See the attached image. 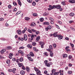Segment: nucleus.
Here are the masks:
<instances>
[{"instance_id":"nucleus-11","label":"nucleus","mask_w":75,"mask_h":75,"mask_svg":"<svg viewBox=\"0 0 75 75\" xmlns=\"http://www.w3.org/2000/svg\"><path fill=\"white\" fill-rule=\"evenodd\" d=\"M53 35L54 37H58V33L57 32H55L53 34Z\"/></svg>"},{"instance_id":"nucleus-57","label":"nucleus","mask_w":75,"mask_h":75,"mask_svg":"<svg viewBox=\"0 0 75 75\" xmlns=\"http://www.w3.org/2000/svg\"><path fill=\"white\" fill-rule=\"evenodd\" d=\"M4 20V19L3 18H0V21H3Z\"/></svg>"},{"instance_id":"nucleus-35","label":"nucleus","mask_w":75,"mask_h":75,"mask_svg":"<svg viewBox=\"0 0 75 75\" xmlns=\"http://www.w3.org/2000/svg\"><path fill=\"white\" fill-rule=\"evenodd\" d=\"M53 55H54V53H53L52 52H50V56L51 57H53Z\"/></svg>"},{"instance_id":"nucleus-33","label":"nucleus","mask_w":75,"mask_h":75,"mask_svg":"<svg viewBox=\"0 0 75 75\" xmlns=\"http://www.w3.org/2000/svg\"><path fill=\"white\" fill-rule=\"evenodd\" d=\"M21 12V11H18V12L16 14V16H17L18 14H20Z\"/></svg>"},{"instance_id":"nucleus-6","label":"nucleus","mask_w":75,"mask_h":75,"mask_svg":"<svg viewBox=\"0 0 75 75\" xmlns=\"http://www.w3.org/2000/svg\"><path fill=\"white\" fill-rule=\"evenodd\" d=\"M34 37V35H31V37L30 38H29L28 39L30 41H31V40H33V38Z\"/></svg>"},{"instance_id":"nucleus-62","label":"nucleus","mask_w":75,"mask_h":75,"mask_svg":"<svg viewBox=\"0 0 75 75\" xmlns=\"http://www.w3.org/2000/svg\"><path fill=\"white\" fill-rule=\"evenodd\" d=\"M24 47L22 46V47H19V49L20 50L21 49H24Z\"/></svg>"},{"instance_id":"nucleus-58","label":"nucleus","mask_w":75,"mask_h":75,"mask_svg":"<svg viewBox=\"0 0 75 75\" xmlns=\"http://www.w3.org/2000/svg\"><path fill=\"white\" fill-rule=\"evenodd\" d=\"M70 45H71V46L72 47H73L74 46V44H72V43H70Z\"/></svg>"},{"instance_id":"nucleus-26","label":"nucleus","mask_w":75,"mask_h":75,"mask_svg":"<svg viewBox=\"0 0 75 75\" xmlns=\"http://www.w3.org/2000/svg\"><path fill=\"white\" fill-rule=\"evenodd\" d=\"M33 49L35 51H38V50L35 47H33Z\"/></svg>"},{"instance_id":"nucleus-8","label":"nucleus","mask_w":75,"mask_h":75,"mask_svg":"<svg viewBox=\"0 0 75 75\" xmlns=\"http://www.w3.org/2000/svg\"><path fill=\"white\" fill-rule=\"evenodd\" d=\"M17 33L18 35H21V30H17Z\"/></svg>"},{"instance_id":"nucleus-32","label":"nucleus","mask_w":75,"mask_h":75,"mask_svg":"<svg viewBox=\"0 0 75 75\" xmlns=\"http://www.w3.org/2000/svg\"><path fill=\"white\" fill-rule=\"evenodd\" d=\"M13 5L15 6H17V3L15 1L13 2Z\"/></svg>"},{"instance_id":"nucleus-50","label":"nucleus","mask_w":75,"mask_h":75,"mask_svg":"<svg viewBox=\"0 0 75 75\" xmlns=\"http://www.w3.org/2000/svg\"><path fill=\"white\" fill-rule=\"evenodd\" d=\"M57 23L59 24H62V22L61 21H57Z\"/></svg>"},{"instance_id":"nucleus-44","label":"nucleus","mask_w":75,"mask_h":75,"mask_svg":"<svg viewBox=\"0 0 75 75\" xmlns=\"http://www.w3.org/2000/svg\"><path fill=\"white\" fill-rule=\"evenodd\" d=\"M28 31L30 33H32V31H31V30L28 29Z\"/></svg>"},{"instance_id":"nucleus-12","label":"nucleus","mask_w":75,"mask_h":75,"mask_svg":"<svg viewBox=\"0 0 75 75\" xmlns=\"http://www.w3.org/2000/svg\"><path fill=\"white\" fill-rule=\"evenodd\" d=\"M24 40L25 41H27V36L26 34L24 35Z\"/></svg>"},{"instance_id":"nucleus-18","label":"nucleus","mask_w":75,"mask_h":75,"mask_svg":"<svg viewBox=\"0 0 75 75\" xmlns=\"http://www.w3.org/2000/svg\"><path fill=\"white\" fill-rule=\"evenodd\" d=\"M54 5H53L51 8H48V10H49V11H50V10H52V9H54Z\"/></svg>"},{"instance_id":"nucleus-38","label":"nucleus","mask_w":75,"mask_h":75,"mask_svg":"<svg viewBox=\"0 0 75 75\" xmlns=\"http://www.w3.org/2000/svg\"><path fill=\"white\" fill-rule=\"evenodd\" d=\"M44 55H45L46 57H47V56H48V53L47 52H45L44 53Z\"/></svg>"},{"instance_id":"nucleus-20","label":"nucleus","mask_w":75,"mask_h":75,"mask_svg":"<svg viewBox=\"0 0 75 75\" xmlns=\"http://www.w3.org/2000/svg\"><path fill=\"white\" fill-rule=\"evenodd\" d=\"M31 26L34 27V26H35V23L34 22H32L31 23Z\"/></svg>"},{"instance_id":"nucleus-16","label":"nucleus","mask_w":75,"mask_h":75,"mask_svg":"<svg viewBox=\"0 0 75 75\" xmlns=\"http://www.w3.org/2000/svg\"><path fill=\"white\" fill-rule=\"evenodd\" d=\"M63 58H67L68 57V55L66 54H64L62 55Z\"/></svg>"},{"instance_id":"nucleus-54","label":"nucleus","mask_w":75,"mask_h":75,"mask_svg":"<svg viewBox=\"0 0 75 75\" xmlns=\"http://www.w3.org/2000/svg\"><path fill=\"white\" fill-rule=\"evenodd\" d=\"M72 58V56H71L70 55L69 56V58L70 59H71Z\"/></svg>"},{"instance_id":"nucleus-64","label":"nucleus","mask_w":75,"mask_h":75,"mask_svg":"<svg viewBox=\"0 0 75 75\" xmlns=\"http://www.w3.org/2000/svg\"><path fill=\"white\" fill-rule=\"evenodd\" d=\"M18 4L19 5H20V6H21V2H18Z\"/></svg>"},{"instance_id":"nucleus-17","label":"nucleus","mask_w":75,"mask_h":75,"mask_svg":"<svg viewBox=\"0 0 75 75\" xmlns=\"http://www.w3.org/2000/svg\"><path fill=\"white\" fill-rule=\"evenodd\" d=\"M49 14L46 12H45V13L43 14L44 16H48Z\"/></svg>"},{"instance_id":"nucleus-37","label":"nucleus","mask_w":75,"mask_h":75,"mask_svg":"<svg viewBox=\"0 0 75 75\" xmlns=\"http://www.w3.org/2000/svg\"><path fill=\"white\" fill-rule=\"evenodd\" d=\"M45 65L47 66V67H50V64L49 63H46L45 64Z\"/></svg>"},{"instance_id":"nucleus-39","label":"nucleus","mask_w":75,"mask_h":75,"mask_svg":"<svg viewBox=\"0 0 75 75\" xmlns=\"http://www.w3.org/2000/svg\"><path fill=\"white\" fill-rule=\"evenodd\" d=\"M7 49L10 50L11 49V46H8L7 47Z\"/></svg>"},{"instance_id":"nucleus-14","label":"nucleus","mask_w":75,"mask_h":75,"mask_svg":"<svg viewBox=\"0 0 75 75\" xmlns=\"http://www.w3.org/2000/svg\"><path fill=\"white\" fill-rule=\"evenodd\" d=\"M40 39V36L36 38V41L37 42V41H39V40Z\"/></svg>"},{"instance_id":"nucleus-59","label":"nucleus","mask_w":75,"mask_h":75,"mask_svg":"<svg viewBox=\"0 0 75 75\" xmlns=\"http://www.w3.org/2000/svg\"><path fill=\"white\" fill-rule=\"evenodd\" d=\"M68 74H72V71H69L68 72Z\"/></svg>"},{"instance_id":"nucleus-61","label":"nucleus","mask_w":75,"mask_h":75,"mask_svg":"<svg viewBox=\"0 0 75 75\" xmlns=\"http://www.w3.org/2000/svg\"><path fill=\"white\" fill-rule=\"evenodd\" d=\"M19 61V59H17L16 60V62H18Z\"/></svg>"},{"instance_id":"nucleus-51","label":"nucleus","mask_w":75,"mask_h":75,"mask_svg":"<svg viewBox=\"0 0 75 75\" xmlns=\"http://www.w3.org/2000/svg\"><path fill=\"white\" fill-rule=\"evenodd\" d=\"M32 0H27V1L29 3H32Z\"/></svg>"},{"instance_id":"nucleus-7","label":"nucleus","mask_w":75,"mask_h":75,"mask_svg":"<svg viewBox=\"0 0 75 75\" xmlns=\"http://www.w3.org/2000/svg\"><path fill=\"white\" fill-rule=\"evenodd\" d=\"M57 37H58V38L59 40H61L62 39V38H63V36H62L61 35H58Z\"/></svg>"},{"instance_id":"nucleus-21","label":"nucleus","mask_w":75,"mask_h":75,"mask_svg":"<svg viewBox=\"0 0 75 75\" xmlns=\"http://www.w3.org/2000/svg\"><path fill=\"white\" fill-rule=\"evenodd\" d=\"M19 61L20 62H23V58L21 57L19 59Z\"/></svg>"},{"instance_id":"nucleus-30","label":"nucleus","mask_w":75,"mask_h":75,"mask_svg":"<svg viewBox=\"0 0 75 75\" xmlns=\"http://www.w3.org/2000/svg\"><path fill=\"white\" fill-rule=\"evenodd\" d=\"M30 18L28 17H26L25 18V20H26V21H28V20H30Z\"/></svg>"},{"instance_id":"nucleus-52","label":"nucleus","mask_w":75,"mask_h":75,"mask_svg":"<svg viewBox=\"0 0 75 75\" xmlns=\"http://www.w3.org/2000/svg\"><path fill=\"white\" fill-rule=\"evenodd\" d=\"M62 4L63 5H64V6H65V2L64 1H63L62 3Z\"/></svg>"},{"instance_id":"nucleus-28","label":"nucleus","mask_w":75,"mask_h":75,"mask_svg":"<svg viewBox=\"0 0 75 75\" xmlns=\"http://www.w3.org/2000/svg\"><path fill=\"white\" fill-rule=\"evenodd\" d=\"M74 13H71L69 14V16H71V17H73L74 16Z\"/></svg>"},{"instance_id":"nucleus-55","label":"nucleus","mask_w":75,"mask_h":75,"mask_svg":"<svg viewBox=\"0 0 75 75\" xmlns=\"http://www.w3.org/2000/svg\"><path fill=\"white\" fill-rule=\"evenodd\" d=\"M35 32H36V35H38V34H39V33H40V32L38 31H36Z\"/></svg>"},{"instance_id":"nucleus-47","label":"nucleus","mask_w":75,"mask_h":75,"mask_svg":"<svg viewBox=\"0 0 75 75\" xmlns=\"http://www.w3.org/2000/svg\"><path fill=\"white\" fill-rule=\"evenodd\" d=\"M8 7L9 9H11V5H9L8 6Z\"/></svg>"},{"instance_id":"nucleus-46","label":"nucleus","mask_w":75,"mask_h":75,"mask_svg":"<svg viewBox=\"0 0 75 75\" xmlns=\"http://www.w3.org/2000/svg\"><path fill=\"white\" fill-rule=\"evenodd\" d=\"M36 4L35 3V1H33L32 3L33 6H35Z\"/></svg>"},{"instance_id":"nucleus-1","label":"nucleus","mask_w":75,"mask_h":75,"mask_svg":"<svg viewBox=\"0 0 75 75\" xmlns=\"http://www.w3.org/2000/svg\"><path fill=\"white\" fill-rule=\"evenodd\" d=\"M53 7H54V8H57L58 9H59L60 8H61V6L59 5H53Z\"/></svg>"},{"instance_id":"nucleus-22","label":"nucleus","mask_w":75,"mask_h":75,"mask_svg":"<svg viewBox=\"0 0 75 75\" xmlns=\"http://www.w3.org/2000/svg\"><path fill=\"white\" fill-rule=\"evenodd\" d=\"M30 56H31L32 57H34V54H33V52H30Z\"/></svg>"},{"instance_id":"nucleus-49","label":"nucleus","mask_w":75,"mask_h":75,"mask_svg":"<svg viewBox=\"0 0 75 75\" xmlns=\"http://www.w3.org/2000/svg\"><path fill=\"white\" fill-rule=\"evenodd\" d=\"M33 16L35 17H36L37 16V14L34 13L33 14Z\"/></svg>"},{"instance_id":"nucleus-27","label":"nucleus","mask_w":75,"mask_h":75,"mask_svg":"<svg viewBox=\"0 0 75 75\" xmlns=\"http://www.w3.org/2000/svg\"><path fill=\"white\" fill-rule=\"evenodd\" d=\"M27 47L28 48H32V45H31L29 44L27 45Z\"/></svg>"},{"instance_id":"nucleus-41","label":"nucleus","mask_w":75,"mask_h":75,"mask_svg":"<svg viewBox=\"0 0 75 75\" xmlns=\"http://www.w3.org/2000/svg\"><path fill=\"white\" fill-rule=\"evenodd\" d=\"M44 24H46V25H49L50 23H49V22H44Z\"/></svg>"},{"instance_id":"nucleus-25","label":"nucleus","mask_w":75,"mask_h":75,"mask_svg":"<svg viewBox=\"0 0 75 75\" xmlns=\"http://www.w3.org/2000/svg\"><path fill=\"white\" fill-rule=\"evenodd\" d=\"M26 69L27 72H30V68H29L28 67H26Z\"/></svg>"},{"instance_id":"nucleus-40","label":"nucleus","mask_w":75,"mask_h":75,"mask_svg":"<svg viewBox=\"0 0 75 75\" xmlns=\"http://www.w3.org/2000/svg\"><path fill=\"white\" fill-rule=\"evenodd\" d=\"M31 30L33 32H36V31H37V30H35V29H31Z\"/></svg>"},{"instance_id":"nucleus-2","label":"nucleus","mask_w":75,"mask_h":75,"mask_svg":"<svg viewBox=\"0 0 75 75\" xmlns=\"http://www.w3.org/2000/svg\"><path fill=\"white\" fill-rule=\"evenodd\" d=\"M27 57L28 59H29L30 61H33V59L31 58V55H30V54L27 55Z\"/></svg>"},{"instance_id":"nucleus-3","label":"nucleus","mask_w":75,"mask_h":75,"mask_svg":"<svg viewBox=\"0 0 75 75\" xmlns=\"http://www.w3.org/2000/svg\"><path fill=\"white\" fill-rule=\"evenodd\" d=\"M39 43H40V44L41 45V48H44V45L45 44L43 42H39Z\"/></svg>"},{"instance_id":"nucleus-19","label":"nucleus","mask_w":75,"mask_h":75,"mask_svg":"<svg viewBox=\"0 0 75 75\" xmlns=\"http://www.w3.org/2000/svg\"><path fill=\"white\" fill-rule=\"evenodd\" d=\"M41 74V71L39 70H38L36 71V74L37 75H38V74Z\"/></svg>"},{"instance_id":"nucleus-9","label":"nucleus","mask_w":75,"mask_h":75,"mask_svg":"<svg viewBox=\"0 0 75 75\" xmlns=\"http://www.w3.org/2000/svg\"><path fill=\"white\" fill-rule=\"evenodd\" d=\"M12 56H13V54L11 53H10L9 56V58H10V59H12L13 58Z\"/></svg>"},{"instance_id":"nucleus-45","label":"nucleus","mask_w":75,"mask_h":75,"mask_svg":"<svg viewBox=\"0 0 75 75\" xmlns=\"http://www.w3.org/2000/svg\"><path fill=\"white\" fill-rule=\"evenodd\" d=\"M59 72H55L54 74V75H58L59 74Z\"/></svg>"},{"instance_id":"nucleus-10","label":"nucleus","mask_w":75,"mask_h":75,"mask_svg":"<svg viewBox=\"0 0 75 75\" xmlns=\"http://www.w3.org/2000/svg\"><path fill=\"white\" fill-rule=\"evenodd\" d=\"M69 2L70 3H75V1L74 0H69Z\"/></svg>"},{"instance_id":"nucleus-29","label":"nucleus","mask_w":75,"mask_h":75,"mask_svg":"<svg viewBox=\"0 0 75 75\" xmlns=\"http://www.w3.org/2000/svg\"><path fill=\"white\" fill-rule=\"evenodd\" d=\"M40 21H41V22H42V21H44V18H40Z\"/></svg>"},{"instance_id":"nucleus-63","label":"nucleus","mask_w":75,"mask_h":75,"mask_svg":"<svg viewBox=\"0 0 75 75\" xmlns=\"http://www.w3.org/2000/svg\"><path fill=\"white\" fill-rule=\"evenodd\" d=\"M65 39L66 40H69V38L67 37H66L65 38Z\"/></svg>"},{"instance_id":"nucleus-13","label":"nucleus","mask_w":75,"mask_h":75,"mask_svg":"<svg viewBox=\"0 0 75 75\" xmlns=\"http://www.w3.org/2000/svg\"><path fill=\"white\" fill-rule=\"evenodd\" d=\"M25 71L23 70H22L20 72V74L21 75H24L25 74Z\"/></svg>"},{"instance_id":"nucleus-24","label":"nucleus","mask_w":75,"mask_h":75,"mask_svg":"<svg viewBox=\"0 0 75 75\" xmlns=\"http://www.w3.org/2000/svg\"><path fill=\"white\" fill-rule=\"evenodd\" d=\"M6 50L5 49H3L1 50V54H3Z\"/></svg>"},{"instance_id":"nucleus-15","label":"nucleus","mask_w":75,"mask_h":75,"mask_svg":"<svg viewBox=\"0 0 75 75\" xmlns=\"http://www.w3.org/2000/svg\"><path fill=\"white\" fill-rule=\"evenodd\" d=\"M18 65H19V67H21L23 66V63H18Z\"/></svg>"},{"instance_id":"nucleus-60","label":"nucleus","mask_w":75,"mask_h":75,"mask_svg":"<svg viewBox=\"0 0 75 75\" xmlns=\"http://www.w3.org/2000/svg\"><path fill=\"white\" fill-rule=\"evenodd\" d=\"M22 69H23V70H25V67H24L23 66L22 67Z\"/></svg>"},{"instance_id":"nucleus-34","label":"nucleus","mask_w":75,"mask_h":75,"mask_svg":"<svg viewBox=\"0 0 75 75\" xmlns=\"http://www.w3.org/2000/svg\"><path fill=\"white\" fill-rule=\"evenodd\" d=\"M34 69L36 71V72H37V71H38V69L37 68L35 67H34Z\"/></svg>"},{"instance_id":"nucleus-5","label":"nucleus","mask_w":75,"mask_h":75,"mask_svg":"<svg viewBox=\"0 0 75 75\" xmlns=\"http://www.w3.org/2000/svg\"><path fill=\"white\" fill-rule=\"evenodd\" d=\"M51 26L50 25L49 26L47 27L46 28H45V30L46 31H47L48 30H51L52 28Z\"/></svg>"},{"instance_id":"nucleus-43","label":"nucleus","mask_w":75,"mask_h":75,"mask_svg":"<svg viewBox=\"0 0 75 75\" xmlns=\"http://www.w3.org/2000/svg\"><path fill=\"white\" fill-rule=\"evenodd\" d=\"M10 60H8L6 61V63L7 64H10Z\"/></svg>"},{"instance_id":"nucleus-36","label":"nucleus","mask_w":75,"mask_h":75,"mask_svg":"<svg viewBox=\"0 0 75 75\" xmlns=\"http://www.w3.org/2000/svg\"><path fill=\"white\" fill-rule=\"evenodd\" d=\"M32 45L33 46H35V45H36V43L35 42L32 43Z\"/></svg>"},{"instance_id":"nucleus-4","label":"nucleus","mask_w":75,"mask_h":75,"mask_svg":"<svg viewBox=\"0 0 75 75\" xmlns=\"http://www.w3.org/2000/svg\"><path fill=\"white\" fill-rule=\"evenodd\" d=\"M18 53H19L20 54H21L22 56H23V55H24V52H23V51L21 50H19L18 51Z\"/></svg>"},{"instance_id":"nucleus-31","label":"nucleus","mask_w":75,"mask_h":75,"mask_svg":"<svg viewBox=\"0 0 75 75\" xmlns=\"http://www.w3.org/2000/svg\"><path fill=\"white\" fill-rule=\"evenodd\" d=\"M56 70L55 69H52V74H54V72H55L56 71Z\"/></svg>"},{"instance_id":"nucleus-42","label":"nucleus","mask_w":75,"mask_h":75,"mask_svg":"<svg viewBox=\"0 0 75 75\" xmlns=\"http://www.w3.org/2000/svg\"><path fill=\"white\" fill-rule=\"evenodd\" d=\"M53 45L54 48H56L57 47V45H56V44H53Z\"/></svg>"},{"instance_id":"nucleus-48","label":"nucleus","mask_w":75,"mask_h":75,"mask_svg":"<svg viewBox=\"0 0 75 75\" xmlns=\"http://www.w3.org/2000/svg\"><path fill=\"white\" fill-rule=\"evenodd\" d=\"M49 19L51 21H54V19L51 18H49Z\"/></svg>"},{"instance_id":"nucleus-56","label":"nucleus","mask_w":75,"mask_h":75,"mask_svg":"<svg viewBox=\"0 0 75 75\" xmlns=\"http://www.w3.org/2000/svg\"><path fill=\"white\" fill-rule=\"evenodd\" d=\"M49 48H50V49H52V50H53V49H52V45H50L49 46Z\"/></svg>"},{"instance_id":"nucleus-23","label":"nucleus","mask_w":75,"mask_h":75,"mask_svg":"<svg viewBox=\"0 0 75 75\" xmlns=\"http://www.w3.org/2000/svg\"><path fill=\"white\" fill-rule=\"evenodd\" d=\"M16 69L15 68L13 69V70H12V72L13 74L16 73Z\"/></svg>"},{"instance_id":"nucleus-53","label":"nucleus","mask_w":75,"mask_h":75,"mask_svg":"<svg viewBox=\"0 0 75 75\" xmlns=\"http://www.w3.org/2000/svg\"><path fill=\"white\" fill-rule=\"evenodd\" d=\"M44 73L45 74H47V73H48V71L47 70H45L44 71Z\"/></svg>"}]
</instances>
